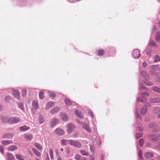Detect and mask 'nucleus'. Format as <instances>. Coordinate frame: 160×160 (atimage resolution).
Wrapping results in <instances>:
<instances>
[{
	"mask_svg": "<svg viewBox=\"0 0 160 160\" xmlns=\"http://www.w3.org/2000/svg\"><path fill=\"white\" fill-rule=\"evenodd\" d=\"M18 149V147L15 145L10 146L8 148V149L10 151H14Z\"/></svg>",
	"mask_w": 160,
	"mask_h": 160,
	"instance_id": "obj_20",
	"label": "nucleus"
},
{
	"mask_svg": "<svg viewBox=\"0 0 160 160\" xmlns=\"http://www.w3.org/2000/svg\"><path fill=\"white\" fill-rule=\"evenodd\" d=\"M155 60L154 61V62H156L157 61H160V57L158 56V55H156L155 56Z\"/></svg>",
	"mask_w": 160,
	"mask_h": 160,
	"instance_id": "obj_40",
	"label": "nucleus"
},
{
	"mask_svg": "<svg viewBox=\"0 0 160 160\" xmlns=\"http://www.w3.org/2000/svg\"><path fill=\"white\" fill-rule=\"evenodd\" d=\"M141 54L139 50L138 49L135 50L133 52V57L135 58H138L140 57Z\"/></svg>",
	"mask_w": 160,
	"mask_h": 160,
	"instance_id": "obj_7",
	"label": "nucleus"
},
{
	"mask_svg": "<svg viewBox=\"0 0 160 160\" xmlns=\"http://www.w3.org/2000/svg\"><path fill=\"white\" fill-rule=\"evenodd\" d=\"M0 151L2 153H3L4 152V148L3 146H0Z\"/></svg>",
	"mask_w": 160,
	"mask_h": 160,
	"instance_id": "obj_48",
	"label": "nucleus"
},
{
	"mask_svg": "<svg viewBox=\"0 0 160 160\" xmlns=\"http://www.w3.org/2000/svg\"><path fill=\"white\" fill-rule=\"evenodd\" d=\"M39 121L40 124H42L44 122V120L42 117H40L39 118Z\"/></svg>",
	"mask_w": 160,
	"mask_h": 160,
	"instance_id": "obj_43",
	"label": "nucleus"
},
{
	"mask_svg": "<svg viewBox=\"0 0 160 160\" xmlns=\"http://www.w3.org/2000/svg\"><path fill=\"white\" fill-rule=\"evenodd\" d=\"M75 113L77 117L79 118H82L83 116L82 114L78 110H76L75 112Z\"/></svg>",
	"mask_w": 160,
	"mask_h": 160,
	"instance_id": "obj_27",
	"label": "nucleus"
},
{
	"mask_svg": "<svg viewBox=\"0 0 160 160\" xmlns=\"http://www.w3.org/2000/svg\"><path fill=\"white\" fill-rule=\"evenodd\" d=\"M155 39L157 42H159L160 40V32H158L156 33Z\"/></svg>",
	"mask_w": 160,
	"mask_h": 160,
	"instance_id": "obj_21",
	"label": "nucleus"
},
{
	"mask_svg": "<svg viewBox=\"0 0 160 160\" xmlns=\"http://www.w3.org/2000/svg\"><path fill=\"white\" fill-rule=\"evenodd\" d=\"M16 157L17 159L18 160H24V157L20 154H16Z\"/></svg>",
	"mask_w": 160,
	"mask_h": 160,
	"instance_id": "obj_28",
	"label": "nucleus"
},
{
	"mask_svg": "<svg viewBox=\"0 0 160 160\" xmlns=\"http://www.w3.org/2000/svg\"><path fill=\"white\" fill-rule=\"evenodd\" d=\"M58 123V120L56 118L53 119L51 122L50 125L51 127H53Z\"/></svg>",
	"mask_w": 160,
	"mask_h": 160,
	"instance_id": "obj_13",
	"label": "nucleus"
},
{
	"mask_svg": "<svg viewBox=\"0 0 160 160\" xmlns=\"http://www.w3.org/2000/svg\"><path fill=\"white\" fill-rule=\"evenodd\" d=\"M154 154L152 152H146L145 154L144 157L147 159H148L152 158Z\"/></svg>",
	"mask_w": 160,
	"mask_h": 160,
	"instance_id": "obj_11",
	"label": "nucleus"
},
{
	"mask_svg": "<svg viewBox=\"0 0 160 160\" xmlns=\"http://www.w3.org/2000/svg\"><path fill=\"white\" fill-rule=\"evenodd\" d=\"M150 102L154 103H158L160 102V97L152 98L150 100Z\"/></svg>",
	"mask_w": 160,
	"mask_h": 160,
	"instance_id": "obj_10",
	"label": "nucleus"
},
{
	"mask_svg": "<svg viewBox=\"0 0 160 160\" xmlns=\"http://www.w3.org/2000/svg\"><path fill=\"white\" fill-rule=\"evenodd\" d=\"M156 81L158 82H160V77L158 76L157 77Z\"/></svg>",
	"mask_w": 160,
	"mask_h": 160,
	"instance_id": "obj_52",
	"label": "nucleus"
},
{
	"mask_svg": "<svg viewBox=\"0 0 160 160\" xmlns=\"http://www.w3.org/2000/svg\"><path fill=\"white\" fill-rule=\"evenodd\" d=\"M82 160H87L85 158H82Z\"/></svg>",
	"mask_w": 160,
	"mask_h": 160,
	"instance_id": "obj_64",
	"label": "nucleus"
},
{
	"mask_svg": "<svg viewBox=\"0 0 160 160\" xmlns=\"http://www.w3.org/2000/svg\"><path fill=\"white\" fill-rule=\"evenodd\" d=\"M57 160H62V158H61L60 156H59L57 158Z\"/></svg>",
	"mask_w": 160,
	"mask_h": 160,
	"instance_id": "obj_61",
	"label": "nucleus"
},
{
	"mask_svg": "<svg viewBox=\"0 0 160 160\" xmlns=\"http://www.w3.org/2000/svg\"><path fill=\"white\" fill-rule=\"evenodd\" d=\"M142 134L141 133H137L136 134V137L137 138H138L141 137Z\"/></svg>",
	"mask_w": 160,
	"mask_h": 160,
	"instance_id": "obj_49",
	"label": "nucleus"
},
{
	"mask_svg": "<svg viewBox=\"0 0 160 160\" xmlns=\"http://www.w3.org/2000/svg\"><path fill=\"white\" fill-rule=\"evenodd\" d=\"M105 53V51L103 50H99L98 51V56H102Z\"/></svg>",
	"mask_w": 160,
	"mask_h": 160,
	"instance_id": "obj_31",
	"label": "nucleus"
},
{
	"mask_svg": "<svg viewBox=\"0 0 160 160\" xmlns=\"http://www.w3.org/2000/svg\"><path fill=\"white\" fill-rule=\"evenodd\" d=\"M154 111L156 113H160V108L158 107L155 108Z\"/></svg>",
	"mask_w": 160,
	"mask_h": 160,
	"instance_id": "obj_42",
	"label": "nucleus"
},
{
	"mask_svg": "<svg viewBox=\"0 0 160 160\" xmlns=\"http://www.w3.org/2000/svg\"><path fill=\"white\" fill-rule=\"evenodd\" d=\"M30 129V128L29 127L27 126H24L19 128V129L21 131H25L27 130Z\"/></svg>",
	"mask_w": 160,
	"mask_h": 160,
	"instance_id": "obj_24",
	"label": "nucleus"
},
{
	"mask_svg": "<svg viewBox=\"0 0 160 160\" xmlns=\"http://www.w3.org/2000/svg\"><path fill=\"white\" fill-rule=\"evenodd\" d=\"M27 92L26 90L25 89H23L22 91V96H24L26 94Z\"/></svg>",
	"mask_w": 160,
	"mask_h": 160,
	"instance_id": "obj_45",
	"label": "nucleus"
},
{
	"mask_svg": "<svg viewBox=\"0 0 160 160\" xmlns=\"http://www.w3.org/2000/svg\"><path fill=\"white\" fill-rule=\"evenodd\" d=\"M32 106L33 107V110H36L38 108V104L37 101L36 100H33L32 102Z\"/></svg>",
	"mask_w": 160,
	"mask_h": 160,
	"instance_id": "obj_8",
	"label": "nucleus"
},
{
	"mask_svg": "<svg viewBox=\"0 0 160 160\" xmlns=\"http://www.w3.org/2000/svg\"><path fill=\"white\" fill-rule=\"evenodd\" d=\"M43 92H40L39 93V98L41 99H43L44 98Z\"/></svg>",
	"mask_w": 160,
	"mask_h": 160,
	"instance_id": "obj_38",
	"label": "nucleus"
},
{
	"mask_svg": "<svg viewBox=\"0 0 160 160\" xmlns=\"http://www.w3.org/2000/svg\"><path fill=\"white\" fill-rule=\"evenodd\" d=\"M152 89L153 91L160 93V88L154 86L153 87Z\"/></svg>",
	"mask_w": 160,
	"mask_h": 160,
	"instance_id": "obj_36",
	"label": "nucleus"
},
{
	"mask_svg": "<svg viewBox=\"0 0 160 160\" xmlns=\"http://www.w3.org/2000/svg\"><path fill=\"white\" fill-rule=\"evenodd\" d=\"M141 74L146 80H148L149 79V76L147 73L146 71H143L141 72Z\"/></svg>",
	"mask_w": 160,
	"mask_h": 160,
	"instance_id": "obj_12",
	"label": "nucleus"
},
{
	"mask_svg": "<svg viewBox=\"0 0 160 160\" xmlns=\"http://www.w3.org/2000/svg\"><path fill=\"white\" fill-rule=\"evenodd\" d=\"M69 144L70 145L74 146L78 148H80L82 146V144L78 141H75L73 140H70L69 141Z\"/></svg>",
	"mask_w": 160,
	"mask_h": 160,
	"instance_id": "obj_2",
	"label": "nucleus"
},
{
	"mask_svg": "<svg viewBox=\"0 0 160 160\" xmlns=\"http://www.w3.org/2000/svg\"><path fill=\"white\" fill-rule=\"evenodd\" d=\"M18 105H19L20 108H21V109H22V110L24 109V107L22 104L19 103L18 104Z\"/></svg>",
	"mask_w": 160,
	"mask_h": 160,
	"instance_id": "obj_54",
	"label": "nucleus"
},
{
	"mask_svg": "<svg viewBox=\"0 0 160 160\" xmlns=\"http://www.w3.org/2000/svg\"><path fill=\"white\" fill-rule=\"evenodd\" d=\"M13 95L17 99H19L20 98V93L18 91H14L13 92Z\"/></svg>",
	"mask_w": 160,
	"mask_h": 160,
	"instance_id": "obj_19",
	"label": "nucleus"
},
{
	"mask_svg": "<svg viewBox=\"0 0 160 160\" xmlns=\"http://www.w3.org/2000/svg\"><path fill=\"white\" fill-rule=\"evenodd\" d=\"M81 157L79 154H76L75 155L74 158L76 160H81Z\"/></svg>",
	"mask_w": 160,
	"mask_h": 160,
	"instance_id": "obj_37",
	"label": "nucleus"
},
{
	"mask_svg": "<svg viewBox=\"0 0 160 160\" xmlns=\"http://www.w3.org/2000/svg\"><path fill=\"white\" fill-rule=\"evenodd\" d=\"M80 153L83 156H87L89 155V153L88 152H86L83 150H80Z\"/></svg>",
	"mask_w": 160,
	"mask_h": 160,
	"instance_id": "obj_32",
	"label": "nucleus"
},
{
	"mask_svg": "<svg viewBox=\"0 0 160 160\" xmlns=\"http://www.w3.org/2000/svg\"><path fill=\"white\" fill-rule=\"evenodd\" d=\"M20 119L18 117H11L10 121H9V123L14 124L17 123L20 121Z\"/></svg>",
	"mask_w": 160,
	"mask_h": 160,
	"instance_id": "obj_4",
	"label": "nucleus"
},
{
	"mask_svg": "<svg viewBox=\"0 0 160 160\" xmlns=\"http://www.w3.org/2000/svg\"><path fill=\"white\" fill-rule=\"evenodd\" d=\"M138 155L140 158H142V151L140 150L138 152Z\"/></svg>",
	"mask_w": 160,
	"mask_h": 160,
	"instance_id": "obj_47",
	"label": "nucleus"
},
{
	"mask_svg": "<svg viewBox=\"0 0 160 160\" xmlns=\"http://www.w3.org/2000/svg\"><path fill=\"white\" fill-rule=\"evenodd\" d=\"M55 133L58 135H62L64 134V130L60 128H57L55 131Z\"/></svg>",
	"mask_w": 160,
	"mask_h": 160,
	"instance_id": "obj_5",
	"label": "nucleus"
},
{
	"mask_svg": "<svg viewBox=\"0 0 160 160\" xmlns=\"http://www.w3.org/2000/svg\"><path fill=\"white\" fill-rule=\"evenodd\" d=\"M149 95V93L148 92H146L142 93V98H143L144 99H145L144 98L146 97H148Z\"/></svg>",
	"mask_w": 160,
	"mask_h": 160,
	"instance_id": "obj_35",
	"label": "nucleus"
},
{
	"mask_svg": "<svg viewBox=\"0 0 160 160\" xmlns=\"http://www.w3.org/2000/svg\"><path fill=\"white\" fill-rule=\"evenodd\" d=\"M32 149L37 157H39L41 156V153L37 149L34 148H32Z\"/></svg>",
	"mask_w": 160,
	"mask_h": 160,
	"instance_id": "obj_18",
	"label": "nucleus"
},
{
	"mask_svg": "<svg viewBox=\"0 0 160 160\" xmlns=\"http://www.w3.org/2000/svg\"><path fill=\"white\" fill-rule=\"evenodd\" d=\"M75 126L72 123H70L68 124L66 127V130L69 133H71L74 130Z\"/></svg>",
	"mask_w": 160,
	"mask_h": 160,
	"instance_id": "obj_3",
	"label": "nucleus"
},
{
	"mask_svg": "<svg viewBox=\"0 0 160 160\" xmlns=\"http://www.w3.org/2000/svg\"><path fill=\"white\" fill-rule=\"evenodd\" d=\"M145 84L148 86H151L153 85L152 82H150L148 81H146L145 82Z\"/></svg>",
	"mask_w": 160,
	"mask_h": 160,
	"instance_id": "obj_39",
	"label": "nucleus"
},
{
	"mask_svg": "<svg viewBox=\"0 0 160 160\" xmlns=\"http://www.w3.org/2000/svg\"><path fill=\"white\" fill-rule=\"evenodd\" d=\"M136 117L137 118H138L139 117V115L138 113H136Z\"/></svg>",
	"mask_w": 160,
	"mask_h": 160,
	"instance_id": "obj_63",
	"label": "nucleus"
},
{
	"mask_svg": "<svg viewBox=\"0 0 160 160\" xmlns=\"http://www.w3.org/2000/svg\"><path fill=\"white\" fill-rule=\"evenodd\" d=\"M64 101L66 104L67 106H70L72 104V102L68 98H65Z\"/></svg>",
	"mask_w": 160,
	"mask_h": 160,
	"instance_id": "obj_23",
	"label": "nucleus"
},
{
	"mask_svg": "<svg viewBox=\"0 0 160 160\" xmlns=\"http://www.w3.org/2000/svg\"><path fill=\"white\" fill-rule=\"evenodd\" d=\"M148 138L149 140L151 141H157L160 139V134L158 135L153 134H150L148 136Z\"/></svg>",
	"mask_w": 160,
	"mask_h": 160,
	"instance_id": "obj_1",
	"label": "nucleus"
},
{
	"mask_svg": "<svg viewBox=\"0 0 160 160\" xmlns=\"http://www.w3.org/2000/svg\"><path fill=\"white\" fill-rule=\"evenodd\" d=\"M8 160H15L14 155L11 153H8L7 154Z\"/></svg>",
	"mask_w": 160,
	"mask_h": 160,
	"instance_id": "obj_17",
	"label": "nucleus"
},
{
	"mask_svg": "<svg viewBox=\"0 0 160 160\" xmlns=\"http://www.w3.org/2000/svg\"><path fill=\"white\" fill-rule=\"evenodd\" d=\"M10 99V97L9 96H7L6 97L5 99V100L7 102L8 101V100Z\"/></svg>",
	"mask_w": 160,
	"mask_h": 160,
	"instance_id": "obj_56",
	"label": "nucleus"
},
{
	"mask_svg": "<svg viewBox=\"0 0 160 160\" xmlns=\"http://www.w3.org/2000/svg\"><path fill=\"white\" fill-rule=\"evenodd\" d=\"M69 141H70V140L62 139L61 141V144L62 145H66L67 143L69 144Z\"/></svg>",
	"mask_w": 160,
	"mask_h": 160,
	"instance_id": "obj_25",
	"label": "nucleus"
},
{
	"mask_svg": "<svg viewBox=\"0 0 160 160\" xmlns=\"http://www.w3.org/2000/svg\"><path fill=\"white\" fill-rule=\"evenodd\" d=\"M60 110V108H54L53 109H52L51 111V112L52 114H54V113H55L56 112H58Z\"/></svg>",
	"mask_w": 160,
	"mask_h": 160,
	"instance_id": "obj_30",
	"label": "nucleus"
},
{
	"mask_svg": "<svg viewBox=\"0 0 160 160\" xmlns=\"http://www.w3.org/2000/svg\"><path fill=\"white\" fill-rule=\"evenodd\" d=\"M35 146L37 148L38 150H41L42 149V147L38 143H35L34 144Z\"/></svg>",
	"mask_w": 160,
	"mask_h": 160,
	"instance_id": "obj_33",
	"label": "nucleus"
},
{
	"mask_svg": "<svg viewBox=\"0 0 160 160\" xmlns=\"http://www.w3.org/2000/svg\"><path fill=\"white\" fill-rule=\"evenodd\" d=\"M147 106H144L141 109V113L142 115H144L147 113Z\"/></svg>",
	"mask_w": 160,
	"mask_h": 160,
	"instance_id": "obj_22",
	"label": "nucleus"
},
{
	"mask_svg": "<svg viewBox=\"0 0 160 160\" xmlns=\"http://www.w3.org/2000/svg\"><path fill=\"white\" fill-rule=\"evenodd\" d=\"M24 137L28 141H31L32 138V135L29 133L25 134Z\"/></svg>",
	"mask_w": 160,
	"mask_h": 160,
	"instance_id": "obj_15",
	"label": "nucleus"
},
{
	"mask_svg": "<svg viewBox=\"0 0 160 160\" xmlns=\"http://www.w3.org/2000/svg\"><path fill=\"white\" fill-rule=\"evenodd\" d=\"M55 94L53 93H50V96L52 98H54L55 97Z\"/></svg>",
	"mask_w": 160,
	"mask_h": 160,
	"instance_id": "obj_53",
	"label": "nucleus"
},
{
	"mask_svg": "<svg viewBox=\"0 0 160 160\" xmlns=\"http://www.w3.org/2000/svg\"><path fill=\"white\" fill-rule=\"evenodd\" d=\"M12 135H9L8 134H7L5 135V136L4 137V138H12Z\"/></svg>",
	"mask_w": 160,
	"mask_h": 160,
	"instance_id": "obj_46",
	"label": "nucleus"
},
{
	"mask_svg": "<svg viewBox=\"0 0 160 160\" xmlns=\"http://www.w3.org/2000/svg\"><path fill=\"white\" fill-rule=\"evenodd\" d=\"M89 160H94V157L93 156H91Z\"/></svg>",
	"mask_w": 160,
	"mask_h": 160,
	"instance_id": "obj_58",
	"label": "nucleus"
},
{
	"mask_svg": "<svg viewBox=\"0 0 160 160\" xmlns=\"http://www.w3.org/2000/svg\"><path fill=\"white\" fill-rule=\"evenodd\" d=\"M54 104L53 102H48L46 106V108L47 109H48L54 106Z\"/></svg>",
	"mask_w": 160,
	"mask_h": 160,
	"instance_id": "obj_26",
	"label": "nucleus"
},
{
	"mask_svg": "<svg viewBox=\"0 0 160 160\" xmlns=\"http://www.w3.org/2000/svg\"><path fill=\"white\" fill-rule=\"evenodd\" d=\"M11 117H3L2 118V121L4 123L8 122L9 123V121H10Z\"/></svg>",
	"mask_w": 160,
	"mask_h": 160,
	"instance_id": "obj_16",
	"label": "nucleus"
},
{
	"mask_svg": "<svg viewBox=\"0 0 160 160\" xmlns=\"http://www.w3.org/2000/svg\"><path fill=\"white\" fill-rule=\"evenodd\" d=\"M155 148L157 149H160V142L158 143L157 145L155 146Z\"/></svg>",
	"mask_w": 160,
	"mask_h": 160,
	"instance_id": "obj_50",
	"label": "nucleus"
},
{
	"mask_svg": "<svg viewBox=\"0 0 160 160\" xmlns=\"http://www.w3.org/2000/svg\"><path fill=\"white\" fill-rule=\"evenodd\" d=\"M12 141L11 140H3L2 141V143L4 145H7L11 143Z\"/></svg>",
	"mask_w": 160,
	"mask_h": 160,
	"instance_id": "obj_29",
	"label": "nucleus"
},
{
	"mask_svg": "<svg viewBox=\"0 0 160 160\" xmlns=\"http://www.w3.org/2000/svg\"><path fill=\"white\" fill-rule=\"evenodd\" d=\"M61 119L63 121H66L68 118L67 115L64 113H62L60 114Z\"/></svg>",
	"mask_w": 160,
	"mask_h": 160,
	"instance_id": "obj_9",
	"label": "nucleus"
},
{
	"mask_svg": "<svg viewBox=\"0 0 160 160\" xmlns=\"http://www.w3.org/2000/svg\"><path fill=\"white\" fill-rule=\"evenodd\" d=\"M146 145H147V146L148 147H150V146H151V143H150V142H147V144H146Z\"/></svg>",
	"mask_w": 160,
	"mask_h": 160,
	"instance_id": "obj_59",
	"label": "nucleus"
},
{
	"mask_svg": "<svg viewBox=\"0 0 160 160\" xmlns=\"http://www.w3.org/2000/svg\"><path fill=\"white\" fill-rule=\"evenodd\" d=\"M143 143H144L143 140L142 139H140V140L139 142V145L141 146H142L143 145Z\"/></svg>",
	"mask_w": 160,
	"mask_h": 160,
	"instance_id": "obj_44",
	"label": "nucleus"
},
{
	"mask_svg": "<svg viewBox=\"0 0 160 160\" xmlns=\"http://www.w3.org/2000/svg\"><path fill=\"white\" fill-rule=\"evenodd\" d=\"M147 65V64L145 62L143 63L142 65V67L144 68Z\"/></svg>",
	"mask_w": 160,
	"mask_h": 160,
	"instance_id": "obj_57",
	"label": "nucleus"
},
{
	"mask_svg": "<svg viewBox=\"0 0 160 160\" xmlns=\"http://www.w3.org/2000/svg\"><path fill=\"white\" fill-rule=\"evenodd\" d=\"M88 113L89 116H90L92 118H93L94 117L93 114L91 111H89Z\"/></svg>",
	"mask_w": 160,
	"mask_h": 160,
	"instance_id": "obj_51",
	"label": "nucleus"
},
{
	"mask_svg": "<svg viewBox=\"0 0 160 160\" xmlns=\"http://www.w3.org/2000/svg\"><path fill=\"white\" fill-rule=\"evenodd\" d=\"M46 160H50L48 155L47 154V157H46Z\"/></svg>",
	"mask_w": 160,
	"mask_h": 160,
	"instance_id": "obj_62",
	"label": "nucleus"
},
{
	"mask_svg": "<svg viewBox=\"0 0 160 160\" xmlns=\"http://www.w3.org/2000/svg\"><path fill=\"white\" fill-rule=\"evenodd\" d=\"M150 44L152 46H155V42L154 41L151 42Z\"/></svg>",
	"mask_w": 160,
	"mask_h": 160,
	"instance_id": "obj_55",
	"label": "nucleus"
},
{
	"mask_svg": "<svg viewBox=\"0 0 160 160\" xmlns=\"http://www.w3.org/2000/svg\"><path fill=\"white\" fill-rule=\"evenodd\" d=\"M146 100V99H144L143 98H137V101L138 102H143Z\"/></svg>",
	"mask_w": 160,
	"mask_h": 160,
	"instance_id": "obj_41",
	"label": "nucleus"
},
{
	"mask_svg": "<svg viewBox=\"0 0 160 160\" xmlns=\"http://www.w3.org/2000/svg\"><path fill=\"white\" fill-rule=\"evenodd\" d=\"M145 88V87L143 86H140V89L141 90H142L143 89H144Z\"/></svg>",
	"mask_w": 160,
	"mask_h": 160,
	"instance_id": "obj_60",
	"label": "nucleus"
},
{
	"mask_svg": "<svg viewBox=\"0 0 160 160\" xmlns=\"http://www.w3.org/2000/svg\"><path fill=\"white\" fill-rule=\"evenodd\" d=\"M53 151L52 148H50L49 149V154L52 159H53Z\"/></svg>",
	"mask_w": 160,
	"mask_h": 160,
	"instance_id": "obj_34",
	"label": "nucleus"
},
{
	"mask_svg": "<svg viewBox=\"0 0 160 160\" xmlns=\"http://www.w3.org/2000/svg\"><path fill=\"white\" fill-rule=\"evenodd\" d=\"M148 126H149V128H154L155 129H153L152 130V132H156L158 131V129H157V128L156 127V126L154 125V123H151Z\"/></svg>",
	"mask_w": 160,
	"mask_h": 160,
	"instance_id": "obj_14",
	"label": "nucleus"
},
{
	"mask_svg": "<svg viewBox=\"0 0 160 160\" xmlns=\"http://www.w3.org/2000/svg\"><path fill=\"white\" fill-rule=\"evenodd\" d=\"M81 125L83 128L85 129L87 131L90 132L91 131L88 124L84 122L82 123Z\"/></svg>",
	"mask_w": 160,
	"mask_h": 160,
	"instance_id": "obj_6",
	"label": "nucleus"
}]
</instances>
